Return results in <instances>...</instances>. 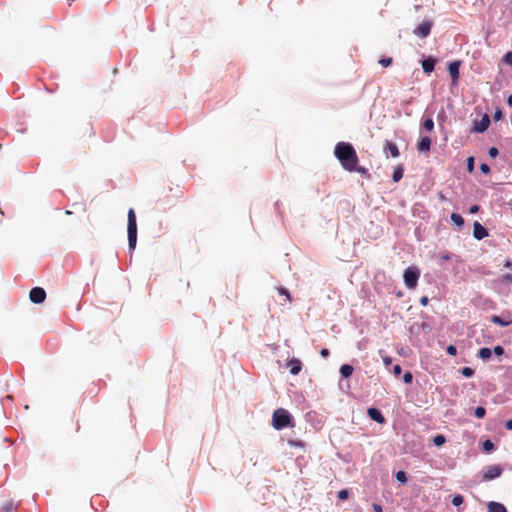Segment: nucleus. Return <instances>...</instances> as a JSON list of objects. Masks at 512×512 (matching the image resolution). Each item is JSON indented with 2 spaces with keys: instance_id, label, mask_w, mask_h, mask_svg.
<instances>
[{
  "instance_id": "49530a36",
  "label": "nucleus",
  "mask_w": 512,
  "mask_h": 512,
  "mask_svg": "<svg viewBox=\"0 0 512 512\" xmlns=\"http://www.w3.org/2000/svg\"><path fill=\"white\" fill-rule=\"evenodd\" d=\"M501 117H502L501 111H496L494 114V119L499 120V119H501Z\"/></svg>"
},
{
  "instance_id": "37998d69",
  "label": "nucleus",
  "mask_w": 512,
  "mask_h": 512,
  "mask_svg": "<svg viewBox=\"0 0 512 512\" xmlns=\"http://www.w3.org/2000/svg\"><path fill=\"white\" fill-rule=\"evenodd\" d=\"M279 293L282 294V295H285L288 299H289V292L287 289L285 288H280L279 289Z\"/></svg>"
},
{
  "instance_id": "de8ad7c7",
  "label": "nucleus",
  "mask_w": 512,
  "mask_h": 512,
  "mask_svg": "<svg viewBox=\"0 0 512 512\" xmlns=\"http://www.w3.org/2000/svg\"><path fill=\"white\" fill-rule=\"evenodd\" d=\"M505 427H506L508 430H512V419H511V420L506 421V423H505Z\"/></svg>"
},
{
  "instance_id": "f704fd0d",
  "label": "nucleus",
  "mask_w": 512,
  "mask_h": 512,
  "mask_svg": "<svg viewBox=\"0 0 512 512\" xmlns=\"http://www.w3.org/2000/svg\"><path fill=\"white\" fill-rule=\"evenodd\" d=\"M488 154L490 157L492 158H495L498 156L499 152H498V149L496 147H491L488 151Z\"/></svg>"
},
{
  "instance_id": "7c9ffc66",
  "label": "nucleus",
  "mask_w": 512,
  "mask_h": 512,
  "mask_svg": "<svg viewBox=\"0 0 512 512\" xmlns=\"http://www.w3.org/2000/svg\"><path fill=\"white\" fill-rule=\"evenodd\" d=\"M379 64L382 65L383 67H388L392 64V58L391 57L381 58L379 60Z\"/></svg>"
},
{
  "instance_id": "6ab92c4d",
  "label": "nucleus",
  "mask_w": 512,
  "mask_h": 512,
  "mask_svg": "<svg viewBox=\"0 0 512 512\" xmlns=\"http://www.w3.org/2000/svg\"><path fill=\"white\" fill-rule=\"evenodd\" d=\"M354 371V368L353 366L349 365V364H344L341 366L340 368V373L341 375L344 377V378H348L352 375Z\"/></svg>"
},
{
  "instance_id": "c03bdc74",
  "label": "nucleus",
  "mask_w": 512,
  "mask_h": 512,
  "mask_svg": "<svg viewBox=\"0 0 512 512\" xmlns=\"http://www.w3.org/2000/svg\"><path fill=\"white\" fill-rule=\"evenodd\" d=\"M329 350L327 348H323L320 352L322 357H328L329 356Z\"/></svg>"
},
{
  "instance_id": "dca6fc26",
  "label": "nucleus",
  "mask_w": 512,
  "mask_h": 512,
  "mask_svg": "<svg viewBox=\"0 0 512 512\" xmlns=\"http://www.w3.org/2000/svg\"><path fill=\"white\" fill-rule=\"evenodd\" d=\"M384 150L388 151L393 158H397L400 154L397 145L391 141L385 142Z\"/></svg>"
},
{
  "instance_id": "4be33fe9",
  "label": "nucleus",
  "mask_w": 512,
  "mask_h": 512,
  "mask_svg": "<svg viewBox=\"0 0 512 512\" xmlns=\"http://www.w3.org/2000/svg\"><path fill=\"white\" fill-rule=\"evenodd\" d=\"M422 127L428 132L433 131V129H434L433 119L432 118L425 119L424 122L422 123Z\"/></svg>"
},
{
  "instance_id": "2eb2a0df",
  "label": "nucleus",
  "mask_w": 512,
  "mask_h": 512,
  "mask_svg": "<svg viewBox=\"0 0 512 512\" xmlns=\"http://www.w3.org/2000/svg\"><path fill=\"white\" fill-rule=\"evenodd\" d=\"M488 512H507L506 507L499 502L490 501L487 504Z\"/></svg>"
},
{
  "instance_id": "c756f323",
  "label": "nucleus",
  "mask_w": 512,
  "mask_h": 512,
  "mask_svg": "<svg viewBox=\"0 0 512 512\" xmlns=\"http://www.w3.org/2000/svg\"><path fill=\"white\" fill-rule=\"evenodd\" d=\"M502 61H503L505 64H508V65L512 66V52H507V53L503 56Z\"/></svg>"
},
{
  "instance_id": "473e14b6",
  "label": "nucleus",
  "mask_w": 512,
  "mask_h": 512,
  "mask_svg": "<svg viewBox=\"0 0 512 512\" xmlns=\"http://www.w3.org/2000/svg\"><path fill=\"white\" fill-rule=\"evenodd\" d=\"M349 497V491L346 489L340 490L338 492V498L341 500H346Z\"/></svg>"
},
{
  "instance_id": "c85d7f7f",
  "label": "nucleus",
  "mask_w": 512,
  "mask_h": 512,
  "mask_svg": "<svg viewBox=\"0 0 512 512\" xmlns=\"http://www.w3.org/2000/svg\"><path fill=\"white\" fill-rule=\"evenodd\" d=\"M433 443L436 446H441V445H443L445 443V437L443 435H437V436L434 437Z\"/></svg>"
},
{
  "instance_id": "f8f14e48",
  "label": "nucleus",
  "mask_w": 512,
  "mask_h": 512,
  "mask_svg": "<svg viewBox=\"0 0 512 512\" xmlns=\"http://www.w3.org/2000/svg\"><path fill=\"white\" fill-rule=\"evenodd\" d=\"M367 413H368V416L375 422L380 423V424L385 422L384 416L382 415L381 411L378 410L377 408H369Z\"/></svg>"
},
{
  "instance_id": "a878e982",
  "label": "nucleus",
  "mask_w": 512,
  "mask_h": 512,
  "mask_svg": "<svg viewBox=\"0 0 512 512\" xmlns=\"http://www.w3.org/2000/svg\"><path fill=\"white\" fill-rule=\"evenodd\" d=\"M461 374H462L464 377L469 378V377H472V376H473V374H474V370H473L472 368H470V367H463V368L461 369Z\"/></svg>"
},
{
  "instance_id": "bb28decb",
  "label": "nucleus",
  "mask_w": 512,
  "mask_h": 512,
  "mask_svg": "<svg viewBox=\"0 0 512 512\" xmlns=\"http://www.w3.org/2000/svg\"><path fill=\"white\" fill-rule=\"evenodd\" d=\"M464 502V498L462 495L457 494L452 498V504L454 506H460Z\"/></svg>"
},
{
  "instance_id": "f03ea898",
  "label": "nucleus",
  "mask_w": 512,
  "mask_h": 512,
  "mask_svg": "<svg viewBox=\"0 0 512 512\" xmlns=\"http://www.w3.org/2000/svg\"><path fill=\"white\" fill-rule=\"evenodd\" d=\"M128 226H127V235H128V245L130 250H134L137 243V221L136 214L134 209H129L128 211Z\"/></svg>"
},
{
  "instance_id": "393cba45",
  "label": "nucleus",
  "mask_w": 512,
  "mask_h": 512,
  "mask_svg": "<svg viewBox=\"0 0 512 512\" xmlns=\"http://www.w3.org/2000/svg\"><path fill=\"white\" fill-rule=\"evenodd\" d=\"M392 177H393V180H394L395 182L400 181V180L402 179V177H403V170H402V168H397V169L394 171V173H393V176H392Z\"/></svg>"
},
{
  "instance_id": "1a4fd4ad",
  "label": "nucleus",
  "mask_w": 512,
  "mask_h": 512,
  "mask_svg": "<svg viewBox=\"0 0 512 512\" xmlns=\"http://www.w3.org/2000/svg\"><path fill=\"white\" fill-rule=\"evenodd\" d=\"M473 236L477 240H482L488 236V231L479 222H475L473 225Z\"/></svg>"
},
{
  "instance_id": "f257e3e1",
  "label": "nucleus",
  "mask_w": 512,
  "mask_h": 512,
  "mask_svg": "<svg viewBox=\"0 0 512 512\" xmlns=\"http://www.w3.org/2000/svg\"><path fill=\"white\" fill-rule=\"evenodd\" d=\"M334 155L342 168L348 172H357L362 176H369L368 169L359 165V158L355 148L349 142H338L334 148Z\"/></svg>"
},
{
  "instance_id": "20e7f679",
  "label": "nucleus",
  "mask_w": 512,
  "mask_h": 512,
  "mask_svg": "<svg viewBox=\"0 0 512 512\" xmlns=\"http://www.w3.org/2000/svg\"><path fill=\"white\" fill-rule=\"evenodd\" d=\"M420 277V270L417 267H408L403 274L405 286L414 289Z\"/></svg>"
},
{
  "instance_id": "4c0bfd02",
  "label": "nucleus",
  "mask_w": 512,
  "mask_h": 512,
  "mask_svg": "<svg viewBox=\"0 0 512 512\" xmlns=\"http://www.w3.org/2000/svg\"><path fill=\"white\" fill-rule=\"evenodd\" d=\"M493 352H494L496 355L500 356V355H503V353H504V349H503V347H502V346L497 345V346H495V347H494Z\"/></svg>"
},
{
  "instance_id": "b1692460",
  "label": "nucleus",
  "mask_w": 512,
  "mask_h": 512,
  "mask_svg": "<svg viewBox=\"0 0 512 512\" xmlns=\"http://www.w3.org/2000/svg\"><path fill=\"white\" fill-rule=\"evenodd\" d=\"M485 414H486V409L484 407L479 406L474 410V415L479 419L483 418L485 416Z\"/></svg>"
},
{
  "instance_id": "a18cd8bd",
  "label": "nucleus",
  "mask_w": 512,
  "mask_h": 512,
  "mask_svg": "<svg viewBox=\"0 0 512 512\" xmlns=\"http://www.w3.org/2000/svg\"><path fill=\"white\" fill-rule=\"evenodd\" d=\"M383 362L386 366H389L392 362V359H391V357H384Z\"/></svg>"
},
{
  "instance_id": "0eeeda50",
  "label": "nucleus",
  "mask_w": 512,
  "mask_h": 512,
  "mask_svg": "<svg viewBox=\"0 0 512 512\" xmlns=\"http://www.w3.org/2000/svg\"><path fill=\"white\" fill-rule=\"evenodd\" d=\"M490 125V118L487 114H484L479 121H475L473 125V131L476 133H483L488 129Z\"/></svg>"
},
{
  "instance_id": "412c9836",
  "label": "nucleus",
  "mask_w": 512,
  "mask_h": 512,
  "mask_svg": "<svg viewBox=\"0 0 512 512\" xmlns=\"http://www.w3.org/2000/svg\"><path fill=\"white\" fill-rule=\"evenodd\" d=\"M491 355L492 351L487 347H483L478 351V356L483 360H488Z\"/></svg>"
},
{
  "instance_id": "39448f33",
  "label": "nucleus",
  "mask_w": 512,
  "mask_h": 512,
  "mask_svg": "<svg viewBox=\"0 0 512 512\" xmlns=\"http://www.w3.org/2000/svg\"><path fill=\"white\" fill-rule=\"evenodd\" d=\"M29 298L33 303L41 304L46 299V292L41 287H34L30 290Z\"/></svg>"
},
{
  "instance_id": "3c124183",
  "label": "nucleus",
  "mask_w": 512,
  "mask_h": 512,
  "mask_svg": "<svg viewBox=\"0 0 512 512\" xmlns=\"http://www.w3.org/2000/svg\"><path fill=\"white\" fill-rule=\"evenodd\" d=\"M505 267H507V268H511V267H512V262H511L510 260H507V261L505 262Z\"/></svg>"
},
{
  "instance_id": "72a5a7b5",
  "label": "nucleus",
  "mask_w": 512,
  "mask_h": 512,
  "mask_svg": "<svg viewBox=\"0 0 512 512\" xmlns=\"http://www.w3.org/2000/svg\"><path fill=\"white\" fill-rule=\"evenodd\" d=\"M446 352L451 355V356H455L457 354V349L454 345H449L447 348H446Z\"/></svg>"
},
{
  "instance_id": "cd10ccee",
  "label": "nucleus",
  "mask_w": 512,
  "mask_h": 512,
  "mask_svg": "<svg viewBox=\"0 0 512 512\" xmlns=\"http://www.w3.org/2000/svg\"><path fill=\"white\" fill-rule=\"evenodd\" d=\"M396 479L401 482V483H406L407 482V475L404 471H398L396 473Z\"/></svg>"
},
{
  "instance_id": "5701e85b",
  "label": "nucleus",
  "mask_w": 512,
  "mask_h": 512,
  "mask_svg": "<svg viewBox=\"0 0 512 512\" xmlns=\"http://www.w3.org/2000/svg\"><path fill=\"white\" fill-rule=\"evenodd\" d=\"M482 448L486 452H490L494 449V444L491 440H485L482 444Z\"/></svg>"
},
{
  "instance_id": "6e6552de",
  "label": "nucleus",
  "mask_w": 512,
  "mask_h": 512,
  "mask_svg": "<svg viewBox=\"0 0 512 512\" xmlns=\"http://www.w3.org/2000/svg\"><path fill=\"white\" fill-rule=\"evenodd\" d=\"M502 473V468L498 465H492L487 467L486 471L483 474V480H492L499 477Z\"/></svg>"
},
{
  "instance_id": "ea45409f",
  "label": "nucleus",
  "mask_w": 512,
  "mask_h": 512,
  "mask_svg": "<svg viewBox=\"0 0 512 512\" xmlns=\"http://www.w3.org/2000/svg\"><path fill=\"white\" fill-rule=\"evenodd\" d=\"M419 302H420V304H421L422 306H427V304H428V302H429L428 297H427V296H423V297H421V298H420V300H419Z\"/></svg>"
},
{
  "instance_id": "4468645a",
  "label": "nucleus",
  "mask_w": 512,
  "mask_h": 512,
  "mask_svg": "<svg viewBox=\"0 0 512 512\" xmlns=\"http://www.w3.org/2000/svg\"><path fill=\"white\" fill-rule=\"evenodd\" d=\"M436 60L433 57H428L422 61L423 71L430 74L435 68Z\"/></svg>"
},
{
  "instance_id": "e433bc0d",
  "label": "nucleus",
  "mask_w": 512,
  "mask_h": 512,
  "mask_svg": "<svg viewBox=\"0 0 512 512\" xmlns=\"http://www.w3.org/2000/svg\"><path fill=\"white\" fill-rule=\"evenodd\" d=\"M480 170H481V172H482V173H484V174H489V173H490V171H491V170H490V167H489L487 164H485V163H482V164L480 165Z\"/></svg>"
},
{
  "instance_id": "09e8293b",
  "label": "nucleus",
  "mask_w": 512,
  "mask_h": 512,
  "mask_svg": "<svg viewBox=\"0 0 512 512\" xmlns=\"http://www.w3.org/2000/svg\"><path fill=\"white\" fill-rule=\"evenodd\" d=\"M504 279H505V280H507V281H509V282H512V274H506V275L504 276Z\"/></svg>"
},
{
  "instance_id": "8fccbe9b",
  "label": "nucleus",
  "mask_w": 512,
  "mask_h": 512,
  "mask_svg": "<svg viewBox=\"0 0 512 512\" xmlns=\"http://www.w3.org/2000/svg\"><path fill=\"white\" fill-rule=\"evenodd\" d=\"M507 104L512 107V94L508 96L507 98Z\"/></svg>"
},
{
  "instance_id": "c9c22d12",
  "label": "nucleus",
  "mask_w": 512,
  "mask_h": 512,
  "mask_svg": "<svg viewBox=\"0 0 512 512\" xmlns=\"http://www.w3.org/2000/svg\"><path fill=\"white\" fill-rule=\"evenodd\" d=\"M412 374L410 372H406L403 376V381L406 383V384H409L412 382Z\"/></svg>"
},
{
  "instance_id": "423d86ee",
  "label": "nucleus",
  "mask_w": 512,
  "mask_h": 512,
  "mask_svg": "<svg viewBox=\"0 0 512 512\" xmlns=\"http://www.w3.org/2000/svg\"><path fill=\"white\" fill-rule=\"evenodd\" d=\"M431 28L432 23L424 21L414 29L413 33L420 38H426L431 32Z\"/></svg>"
},
{
  "instance_id": "79ce46f5",
  "label": "nucleus",
  "mask_w": 512,
  "mask_h": 512,
  "mask_svg": "<svg viewBox=\"0 0 512 512\" xmlns=\"http://www.w3.org/2000/svg\"><path fill=\"white\" fill-rule=\"evenodd\" d=\"M470 213L474 214V213H477L479 211V206L478 205H472L469 209Z\"/></svg>"
},
{
  "instance_id": "a211bd4d",
  "label": "nucleus",
  "mask_w": 512,
  "mask_h": 512,
  "mask_svg": "<svg viewBox=\"0 0 512 512\" xmlns=\"http://www.w3.org/2000/svg\"><path fill=\"white\" fill-rule=\"evenodd\" d=\"M18 504L13 500H8L1 506V512H14L16 511Z\"/></svg>"
},
{
  "instance_id": "a19ab883",
  "label": "nucleus",
  "mask_w": 512,
  "mask_h": 512,
  "mask_svg": "<svg viewBox=\"0 0 512 512\" xmlns=\"http://www.w3.org/2000/svg\"><path fill=\"white\" fill-rule=\"evenodd\" d=\"M372 507L375 512H383L382 506L377 503H374Z\"/></svg>"
},
{
  "instance_id": "2f4dec72",
  "label": "nucleus",
  "mask_w": 512,
  "mask_h": 512,
  "mask_svg": "<svg viewBox=\"0 0 512 512\" xmlns=\"http://www.w3.org/2000/svg\"><path fill=\"white\" fill-rule=\"evenodd\" d=\"M467 170L471 173L474 170V157H468L467 159Z\"/></svg>"
},
{
  "instance_id": "f3484780",
  "label": "nucleus",
  "mask_w": 512,
  "mask_h": 512,
  "mask_svg": "<svg viewBox=\"0 0 512 512\" xmlns=\"http://www.w3.org/2000/svg\"><path fill=\"white\" fill-rule=\"evenodd\" d=\"M491 321L499 326H509L510 324H512V320L510 318L504 319L497 315H492Z\"/></svg>"
},
{
  "instance_id": "7ed1b4c3",
  "label": "nucleus",
  "mask_w": 512,
  "mask_h": 512,
  "mask_svg": "<svg viewBox=\"0 0 512 512\" xmlns=\"http://www.w3.org/2000/svg\"><path fill=\"white\" fill-rule=\"evenodd\" d=\"M292 417L290 413L283 409L278 408L274 411L272 416L273 427L277 430H281L291 425Z\"/></svg>"
},
{
  "instance_id": "ddd939ff",
  "label": "nucleus",
  "mask_w": 512,
  "mask_h": 512,
  "mask_svg": "<svg viewBox=\"0 0 512 512\" xmlns=\"http://www.w3.org/2000/svg\"><path fill=\"white\" fill-rule=\"evenodd\" d=\"M459 67H460L459 61H454V62L450 63L448 66V70L452 77L453 82H456L459 79Z\"/></svg>"
},
{
  "instance_id": "9b49d317",
  "label": "nucleus",
  "mask_w": 512,
  "mask_h": 512,
  "mask_svg": "<svg viewBox=\"0 0 512 512\" xmlns=\"http://www.w3.org/2000/svg\"><path fill=\"white\" fill-rule=\"evenodd\" d=\"M431 139L430 137L428 136H424L422 138H420V140L418 141L417 143V150L419 152H429L430 151V148H431Z\"/></svg>"
},
{
  "instance_id": "aec40b11",
  "label": "nucleus",
  "mask_w": 512,
  "mask_h": 512,
  "mask_svg": "<svg viewBox=\"0 0 512 512\" xmlns=\"http://www.w3.org/2000/svg\"><path fill=\"white\" fill-rule=\"evenodd\" d=\"M453 223H455L459 228L464 225V219L460 214L452 213L450 216Z\"/></svg>"
},
{
  "instance_id": "58836bf2",
  "label": "nucleus",
  "mask_w": 512,
  "mask_h": 512,
  "mask_svg": "<svg viewBox=\"0 0 512 512\" xmlns=\"http://www.w3.org/2000/svg\"><path fill=\"white\" fill-rule=\"evenodd\" d=\"M401 372H402V368L400 365L397 364L393 367V373L395 376H399L401 374Z\"/></svg>"
},
{
  "instance_id": "9d476101",
  "label": "nucleus",
  "mask_w": 512,
  "mask_h": 512,
  "mask_svg": "<svg viewBox=\"0 0 512 512\" xmlns=\"http://www.w3.org/2000/svg\"><path fill=\"white\" fill-rule=\"evenodd\" d=\"M287 367L292 375H298L302 369V363L297 358H292L288 361Z\"/></svg>"
}]
</instances>
